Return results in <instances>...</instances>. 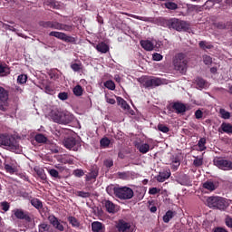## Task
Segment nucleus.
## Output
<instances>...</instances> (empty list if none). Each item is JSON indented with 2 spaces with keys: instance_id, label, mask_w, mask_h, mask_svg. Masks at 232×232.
I'll use <instances>...</instances> for the list:
<instances>
[{
  "instance_id": "f257e3e1",
  "label": "nucleus",
  "mask_w": 232,
  "mask_h": 232,
  "mask_svg": "<svg viewBox=\"0 0 232 232\" xmlns=\"http://www.w3.org/2000/svg\"><path fill=\"white\" fill-rule=\"evenodd\" d=\"M188 63L189 57H188V54L184 53H176L172 61L176 72H179L182 74H186V72H188Z\"/></svg>"
},
{
  "instance_id": "f03ea898",
  "label": "nucleus",
  "mask_w": 232,
  "mask_h": 232,
  "mask_svg": "<svg viewBox=\"0 0 232 232\" xmlns=\"http://www.w3.org/2000/svg\"><path fill=\"white\" fill-rule=\"evenodd\" d=\"M0 146H4L5 150L14 151V153H19V151H21L19 141H17V140L12 136L0 134Z\"/></svg>"
},
{
  "instance_id": "7ed1b4c3",
  "label": "nucleus",
  "mask_w": 232,
  "mask_h": 232,
  "mask_svg": "<svg viewBox=\"0 0 232 232\" xmlns=\"http://www.w3.org/2000/svg\"><path fill=\"white\" fill-rule=\"evenodd\" d=\"M39 25L43 28H52L53 30H62L63 32H73V24H66L55 21H41Z\"/></svg>"
},
{
  "instance_id": "20e7f679",
  "label": "nucleus",
  "mask_w": 232,
  "mask_h": 232,
  "mask_svg": "<svg viewBox=\"0 0 232 232\" xmlns=\"http://www.w3.org/2000/svg\"><path fill=\"white\" fill-rule=\"evenodd\" d=\"M207 204L208 208H213L214 209H220V211H224L229 206L227 199L218 197L212 196L207 198Z\"/></svg>"
},
{
  "instance_id": "39448f33",
  "label": "nucleus",
  "mask_w": 232,
  "mask_h": 232,
  "mask_svg": "<svg viewBox=\"0 0 232 232\" xmlns=\"http://www.w3.org/2000/svg\"><path fill=\"white\" fill-rule=\"evenodd\" d=\"M133 195L135 193L130 187H118L115 189V198H120V200H130V198H133Z\"/></svg>"
},
{
  "instance_id": "423d86ee",
  "label": "nucleus",
  "mask_w": 232,
  "mask_h": 232,
  "mask_svg": "<svg viewBox=\"0 0 232 232\" xmlns=\"http://www.w3.org/2000/svg\"><path fill=\"white\" fill-rule=\"evenodd\" d=\"M189 23L179 18H170L169 29L176 30L177 32H188L189 30Z\"/></svg>"
},
{
  "instance_id": "0eeeda50",
  "label": "nucleus",
  "mask_w": 232,
  "mask_h": 232,
  "mask_svg": "<svg viewBox=\"0 0 232 232\" xmlns=\"http://www.w3.org/2000/svg\"><path fill=\"white\" fill-rule=\"evenodd\" d=\"M140 82L142 84L143 88H157V86H161L162 79L143 76L140 78Z\"/></svg>"
},
{
  "instance_id": "6e6552de",
  "label": "nucleus",
  "mask_w": 232,
  "mask_h": 232,
  "mask_svg": "<svg viewBox=\"0 0 232 232\" xmlns=\"http://www.w3.org/2000/svg\"><path fill=\"white\" fill-rule=\"evenodd\" d=\"M50 37H56V39H60V41H63L64 43H71L72 44H76L77 39L73 36H70L66 34V33L52 31L49 33Z\"/></svg>"
},
{
  "instance_id": "1a4fd4ad",
  "label": "nucleus",
  "mask_w": 232,
  "mask_h": 232,
  "mask_svg": "<svg viewBox=\"0 0 232 232\" xmlns=\"http://www.w3.org/2000/svg\"><path fill=\"white\" fill-rule=\"evenodd\" d=\"M214 166H217L219 169H223V171L232 170V161L224 158H216L214 160Z\"/></svg>"
},
{
  "instance_id": "9d476101",
  "label": "nucleus",
  "mask_w": 232,
  "mask_h": 232,
  "mask_svg": "<svg viewBox=\"0 0 232 232\" xmlns=\"http://www.w3.org/2000/svg\"><path fill=\"white\" fill-rule=\"evenodd\" d=\"M13 215L18 220H25V222H32V217H30V212L23 210L22 208H14L12 210Z\"/></svg>"
},
{
  "instance_id": "9b49d317",
  "label": "nucleus",
  "mask_w": 232,
  "mask_h": 232,
  "mask_svg": "<svg viewBox=\"0 0 232 232\" xmlns=\"http://www.w3.org/2000/svg\"><path fill=\"white\" fill-rule=\"evenodd\" d=\"M63 146L67 149V150H72V151H78L79 148L81 146V143L79 142V140H77L75 138L73 137H69L66 138L63 141Z\"/></svg>"
},
{
  "instance_id": "f8f14e48",
  "label": "nucleus",
  "mask_w": 232,
  "mask_h": 232,
  "mask_svg": "<svg viewBox=\"0 0 232 232\" xmlns=\"http://www.w3.org/2000/svg\"><path fill=\"white\" fill-rule=\"evenodd\" d=\"M168 110L169 111H173L174 110L178 115L180 113H186V111H188V108L186 107V104L180 102H173L168 107Z\"/></svg>"
},
{
  "instance_id": "ddd939ff",
  "label": "nucleus",
  "mask_w": 232,
  "mask_h": 232,
  "mask_svg": "<svg viewBox=\"0 0 232 232\" xmlns=\"http://www.w3.org/2000/svg\"><path fill=\"white\" fill-rule=\"evenodd\" d=\"M116 229L118 232H133V228H131V223L126 222L124 219H120L117 222Z\"/></svg>"
},
{
  "instance_id": "4468645a",
  "label": "nucleus",
  "mask_w": 232,
  "mask_h": 232,
  "mask_svg": "<svg viewBox=\"0 0 232 232\" xmlns=\"http://www.w3.org/2000/svg\"><path fill=\"white\" fill-rule=\"evenodd\" d=\"M8 101V91L0 86V111H5V103Z\"/></svg>"
},
{
  "instance_id": "2eb2a0df",
  "label": "nucleus",
  "mask_w": 232,
  "mask_h": 232,
  "mask_svg": "<svg viewBox=\"0 0 232 232\" xmlns=\"http://www.w3.org/2000/svg\"><path fill=\"white\" fill-rule=\"evenodd\" d=\"M48 220L54 229H57L58 231H64V226L61 224V221L55 216L50 215L48 217Z\"/></svg>"
},
{
  "instance_id": "dca6fc26",
  "label": "nucleus",
  "mask_w": 232,
  "mask_h": 232,
  "mask_svg": "<svg viewBox=\"0 0 232 232\" xmlns=\"http://www.w3.org/2000/svg\"><path fill=\"white\" fill-rule=\"evenodd\" d=\"M169 177H171V171L168 169L160 172L159 175L156 177V179L158 182H166V180H168Z\"/></svg>"
},
{
  "instance_id": "f3484780",
  "label": "nucleus",
  "mask_w": 232,
  "mask_h": 232,
  "mask_svg": "<svg viewBox=\"0 0 232 232\" xmlns=\"http://www.w3.org/2000/svg\"><path fill=\"white\" fill-rule=\"evenodd\" d=\"M63 111H53L51 112V119L53 121V122H56L57 124H61L63 121Z\"/></svg>"
},
{
  "instance_id": "a211bd4d",
  "label": "nucleus",
  "mask_w": 232,
  "mask_h": 232,
  "mask_svg": "<svg viewBox=\"0 0 232 232\" xmlns=\"http://www.w3.org/2000/svg\"><path fill=\"white\" fill-rule=\"evenodd\" d=\"M73 121V115L68 111L62 112V122L61 124H70Z\"/></svg>"
},
{
  "instance_id": "6ab92c4d",
  "label": "nucleus",
  "mask_w": 232,
  "mask_h": 232,
  "mask_svg": "<svg viewBox=\"0 0 232 232\" xmlns=\"http://www.w3.org/2000/svg\"><path fill=\"white\" fill-rule=\"evenodd\" d=\"M102 205L104 206L107 213H115V205L111 200H108V199L103 200Z\"/></svg>"
},
{
  "instance_id": "aec40b11",
  "label": "nucleus",
  "mask_w": 232,
  "mask_h": 232,
  "mask_svg": "<svg viewBox=\"0 0 232 232\" xmlns=\"http://www.w3.org/2000/svg\"><path fill=\"white\" fill-rule=\"evenodd\" d=\"M67 220H68L69 224H71L72 227H74V229H80L81 221H79V219H77V218H75L73 216H69L67 218Z\"/></svg>"
},
{
  "instance_id": "412c9836",
  "label": "nucleus",
  "mask_w": 232,
  "mask_h": 232,
  "mask_svg": "<svg viewBox=\"0 0 232 232\" xmlns=\"http://www.w3.org/2000/svg\"><path fill=\"white\" fill-rule=\"evenodd\" d=\"M140 44L143 50H146L147 52H151V50L154 48L153 43H151L150 40H141Z\"/></svg>"
},
{
  "instance_id": "4be33fe9",
  "label": "nucleus",
  "mask_w": 232,
  "mask_h": 232,
  "mask_svg": "<svg viewBox=\"0 0 232 232\" xmlns=\"http://www.w3.org/2000/svg\"><path fill=\"white\" fill-rule=\"evenodd\" d=\"M95 48L97 52H100L101 53H108V52H110V46H108L104 42L99 43Z\"/></svg>"
},
{
  "instance_id": "5701e85b",
  "label": "nucleus",
  "mask_w": 232,
  "mask_h": 232,
  "mask_svg": "<svg viewBox=\"0 0 232 232\" xmlns=\"http://www.w3.org/2000/svg\"><path fill=\"white\" fill-rule=\"evenodd\" d=\"M92 231L93 232H104V225L99 221L92 223Z\"/></svg>"
},
{
  "instance_id": "b1692460",
  "label": "nucleus",
  "mask_w": 232,
  "mask_h": 232,
  "mask_svg": "<svg viewBox=\"0 0 232 232\" xmlns=\"http://www.w3.org/2000/svg\"><path fill=\"white\" fill-rule=\"evenodd\" d=\"M223 131V133H227L232 135V125L231 123L223 122L218 130V131Z\"/></svg>"
},
{
  "instance_id": "393cba45",
  "label": "nucleus",
  "mask_w": 232,
  "mask_h": 232,
  "mask_svg": "<svg viewBox=\"0 0 232 232\" xmlns=\"http://www.w3.org/2000/svg\"><path fill=\"white\" fill-rule=\"evenodd\" d=\"M38 231L39 232H53V228H52V226L47 223H41L38 226Z\"/></svg>"
},
{
  "instance_id": "a878e982",
  "label": "nucleus",
  "mask_w": 232,
  "mask_h": 232,
  "mask_svg": "<svg viewBox=\"0 0 232 232\" xmlns=\"http://www.w3.org/2000/svg\"><path fill=\"white\" fill-rule=\"evenodd\" d=\"M136 148L139 150L140 153H142L143 155L150 151V144L148 143H139L136 145Z\"/></svg>"
},
{
  "instance_id": "bb28decb",
  "label": "nucleus",
  "mask_w": 232,
  "mask_h": 232,
  "mask_svg": "<svg viewBox=\"0 0 232 232\" xmlns=\"http://www.w3.org/2000/svg\"><path fill=\"white\" fill-rule=\"evenodd\" d=\"M157 23L159 26H163L164 28H169L170 19H166L164 17L157 18Z\"/></svg>"
},
{
  "instance_id": "cd10ccee",
  "label": "nucleus",
  "mask_w": 232,
  "mask_h": 232,
  "mask_svg": "<svg viewBox=\"0 0 232 232\" xmlns=\"http://www.w3.org/2000/svg\"><path fill=\"white\" fill-rule=\"evenodd\" d=\"M216 28H218V30H229V26H231V23L230 22H218L217 24H215Z\"/></svg>"
},
{
  "instance_id": "c85d7f7f",
  "label": "nucleus",
  "mask_w": 232,
  "mask_h": 232,
  "mask_svg": "<svg viewBox=\"0 0 232 232\" xmlns=\"http://www.w3.org/2000/svg\"><path fill=\"white\" fill-rule=\"evenodd\" d=\"M170 166L173 171H177V169H179V168L180 167V159H179V157L172 158V163L170 164Z\"/></svg>"
},
{
  "instance_id": "c756f323",
  "label": "nucleus",
  "mask_w": 232,
  "mask_h": 232,
  "mask_svg": "<svg viewBox=\"0 0 232 232\" xmlns=\"http://www.w3.org/2000/svg\"><path fill=\"white\" fill-rule=\"evenodd\" d=\"M179 183L181 186H191V180H189V177L188 175H184L182 176L179 179Z\"/></svg>"
},
{
  "instance_id": "7c9ffc66",
  "label": "nucleus",
  "mask_w": 232,
  "mask_h": 232,
  "mask_svg": "<svg viewBox=\"0 0 232 232\" xmlns=\"http://www.w3.org/2000/svg\"><path fill=\"white\" fill-rule=\"evenodd\" d=\"M10 75V68L6 65L0 64V77Z\"/></svg>"
},
{
  "instance_id": "2f4dec72",
  "label": "nucleus",
  "mask_w": 232,
  "mask_h": 232,
  "mask_svg": "<svg viewBox=\"0 0 232 232\" xmlns=\"http://www.w3.org/2000/svg\"><path fill=\"white\" fill-rule=\"evenodd\" d=\"M87 180H94L95 179H97V177H99V169H94L92 170H91V172H89L87 175Z\"/></svg>"
},
{
  "instance_id": "473e14b6",
  "label": "nucleus",
  "mask_w": 232,
  "mask_h": 232,
  "mask_svg": "<svg viewBox=\"0 0 232 232\" xmlns=\"http://www.w3.org/2000/svg\"><path fill=\"white\" fill-rule=\"evenodd\" d=\"M34 140H36V142H38V144H46V142L48 141V138H46L44 134H36Z\"/></svg>"
},
{
  "instance_id": "72a5a7b5",
  "label": "nucleus",
  "mask_w": 232,
  "mask_h": 232,
  "mask_svg": "<svg viewBox=\"0 0 232 232\" xmlns=\"http://www.w3.org/2000/svg\"><path fill=\"white\" fill-rule=\"evenodd\" d=\"M116 99H117L118 104L121 106L123 110H130V104H128V102H126V100H124L121 97H117Z\"/></svg>"
},
{
  "instance_id": "f704fd0d",
  "label": "nucleus",
  "mask_w": 232,
  "mask_h": 232,
  "mask_svg": "<svg viewBox=\"0 0 232 232\" xmlns=\"http://www.w3.org/2000/svg\"><path fill=\"white\" fill-rule=\"evenodd\" d=\"M173 217H175V212L173 210L167 211L166 214L163 216V222H165V224H168L169 220L173 218Z\"/></svg>"
},
{
  "instance_id": "c9c22d12",
  "label": "nucleus",
  "mask_w": 232,
  "mask_h": 232,
  "mask_svg": "<svg viewBox=\"0 0 232 232\" xmlns=\"http://www.w3.org/2000/svg\"><path fill=\"white\" fill-rule=\"evenodd\" d=\"M31 205L34 206L36 209H43V201L39 198L31 199Z\"/></svg>"
},
{
  "instance_id": "e433bc0d",
  "label": "nucleus",
  "mask_w": 232,
  "mask_h": 232,
  "mask_svg": "<svg viewBox=\"0 0 232 232\" xmlns=\"http://www.w3.org/2000/svg\"><path fill=\"white\" fill-rule=\"evenodd\" d=\"M198 46L201 48V50H211V48H213V44L207 41H200Z\"/></svg>"
},
{
  "instance_id": "4c0bfd02",
  "label": "nucleus",
  "mask_w": 232,
  "mask_h": 232,
  "mask_svg": "<svg viewBox=\"0 0 232 232\" xmlns=\"http://www.w3.org/2000/svg\"><path fill=\"white\" fill-rule=\"evenodd\" d=\"M165 8L168 10H178L179 9V5H177L175 2L169 1L164 4Z\"/></svg>"
},
{
  "instance_id": "58836bf2",
  "label": "nucleus",
  "mask_w": 232,
  "mask_h": 232,
  "mask_svg": "<svg viewBox=\"0 0 232 232\" xmlns=\"http://www.w3.org/2000/svg\"><path fill=\"white\" fill-rule=\"evenodd\" d=\"M203 188L205 189H208V191H215L217 189V187L215 186V183L213 181H207L203 184Z\"/></svg>"
},
{
  "instance_id": "ea45409f",
  "label": "nucleus",
  "mask_w": 232,
  "mask_h": 232,
  "mask_svg": "<svg viewBox=\"0 0 232 232\" xmlns=\"http://www.w3.org/2000/svg\"><path fill=\"white\" fill-rule=\"evenodd\" d=\"M202 60L206 66H211V64H213V58L208 54H203Z\"/></svg>"
},
{
  "instance_id": "a19ab883",
  "label": "nucleus",
  "mask_w": 232,
  "mask_h": 232,
  "mask_svg": "<svg viewBox=\"0 0 232 232\" xmlns=\"http://www.w3.org/2000/svg\"><path fill=\"white\" fill-rule=\"evenodd\" d=\"M84 92V90L82 89V86L81 85H76L73 89H72V92L74 93V95L76 97H81L82 95V92Z\"/></svg>"
},
{
  "instance_id": "79ce46f5",
  "label": "nucleus",
  "mask_w": 232,
  "mask_h": 232,
  "mask_svg": "<svg viewBox=\"0 0 232 232\" xmlns=\"http://www.w3.org/2000/svg\"><path fill=\"white\" fill-rule=\"evenodd\" d=\"M198 146L199 148V151H206V150H208L206 147V138L199 139Z\"/></svg>"
},
{
  "instance_id": "37998d69",
  "label": "nucleus",
  "mask_w": 232,
  "mask_h": 232,
  "mask_svg": "<svg viewBox=\"0 0 232 232\" xmlns=\"http://www.w3.org/2000/svg\"><path fill=\"white\" fill-rule=\"evenodd\" d=\"M196 84L197 86H198V88H206V80H204V78H200V77H198L196 78Z\"/></svg>"
},
{
  "instance_id": "c03bdc74",
  "label": "nucleus",
  "mask_w": 232,
  "mask_h": 232,
  "mask_svg": "<svg viewBox=\"0 0 232 232\" xmlns=\"http://www.w3.org/2000/svg\"><path fill=\"white\" fill-rule=\"evenodd\" d=\"M219 113H220L222 119H226V120L231 119V113L229 111H226L225 109H220Z\"/></svg>"
},
{
  "instance_id": "a18cd8bd",
  "label": "nucleus",
  "mask_w": 232,
  "mask_h": 232,
  "mask_svg": "<svg viewBox=\"0 0 232 232\" xmlns=\"http://www.w3.org/2000/svg\"><path fill=\"white\" fill-rule=\"evenodd\" d=\"M104 86L105 88H107L108 90H111L113 92V90H115V82L111 80L106 81L104 82Z\"/></svg>"
},
{
  "instance_id": "49530a36",
  "label": "nucleus",
  "mask_w": 232,
  "mask_h": 232,
  "mask_svg": "<svg viewBox=\"0 0 232 232\" xmlns=\"http://www.w3.org/2000/svg\"><path fill=\"white\" fill-rule=\"evenodd\" d=\"M26 81H28V76L26 74H20L17 77V82L19 84H25Z\"/></svg>"
},
{
  "instance_id": "de8ad7c7",
  "label": "nucleus",
  "mask_w": 232,
  "mask_h": 232,
  "mask_svg": "<svg viewBox=\"0 0 232 232\" xmlns=\"http://www.w3.org/2000/svg\"><path fill=\"white\" fill-rule=\"evenodd\" d=\"M71 68L72 69V72H81V70H82V63H72Z\"/></svg>"
},
{
  "instance_id": "09e8293b",
  "label": "nucleus",
  "mask_w": 232,
  "mask_h": 232,
  "mask_svg": "<svg viewBox=\"0 0 232 232\" xmlns=\"http://www.w3.org/2000/svg\"><path fill=\"white\" fill-rule=\"evenodd\" d=\"M193 164L196 168H200V166L204 164V159L196 157V159L193 160Z\"/></svg>"
},
{
  "instance_id": "8fccbe9b",
  "label": "nucleus",
  "mask_w": 232,
  "mask_h": 232,
  "mask_svg": "<svg viewBox=\"0 0 232 232\" xmlns=\"http://www.w3.org/2000/svg\"><path fill=\"white\" fill-rule=\"evenodd\" d=\"M119 189V187H114L113 185L108 186L106 188V191L108 193V195H115V190Z\"/></svg>"
},
{
  "instance_id": "3c124183",
  "label": "nucleus",
  "mask_w": 232,
  "mask_h": 232,
  "mask_svg": "<svg viewBox=\"0 0 232 232\" xmlns=\"http://www.w3.org/2000/svg\"><path fill=\"white\" fill-rule=\"evenodd\" d=\"M213 6H215L214 3H213V0H207L206 3L203 5V8L205 10H211V8H213Z\"/></svg>"
},
{
  "instance_id": "603ef678",
  "label": "nucleus",
  "mask_w": 232,
  "mask_h": 232,
  "mask_svg": "<svg viewBox=\"0 0 232 232\" xmlns=\"http://www.w3.org/2000/svg\"><path fill=\"white\" fill-rule=\"evenodd\" d=\"M158 130L162 133H168L169 131V128L168 126L160 123L158 125Z\"/></svg>"
},
{
  "instance_id": "864d4df0",
  "label": "nucleus",
  "mask_w": 232,
  "mask_h": 232,
  "mask_svg": "<svg viewBox=\"0 0 232 232\" xmlns=\"http://www.w3.org/2000/svg\"><path fill=\"white\" fill-rule=\"evenodd\" d=\"M119 179H122V180H128L130 179V172H118Z\"/></svg>"
},
{
  "instance_id": "5fc2aeb1",
  "label": "nucleus",
  "mask_w": 232,
  "mask_h": 232,
  "mask_svg": "<svg viewBox=\"0 0 232 232\" xmlns=\"http://www.w3.org/2000/svg\"><path fill=\"white\" fill-rule=\"evenodd\" d=\"M225 224L227 227H229V229H232V218L230 216H227L225 218Z\"/></svg>"
},
{
  "instance_id": "6e6d98bb",
  "label": "nucleus",
  "mask_w": 232,
  "mask_h": 232,
  "mask_svg": "<svg viewBox=\"0 0 232 232\" xmlns=\"http://www.w3.org/2000/svg\"><path fill=\"white\" fill-rule=\"evenodd\" d=\"M5 169L7 171V173H15V167L10 164H5Z\"/></svg>"
},
{
  "instance_id": "4d7b16f0",
  "label": "nucleus",
  "mask_w": 232,
  "mask_h": 232,
  "mask_svg": "<svg viewBox=\"0 0 232 232\" xmlns=\"http://www.w3.org/2000/svg\"><path fill=\"white\" fill-rule=\"evenodd\" d=\"M110 143L111 141H110V139L108 138H103L100 141L101 146H104L105 148H108V146H110Z\"/></svg>"
},
{
  "instance_id": "13d9d810",
  "label": "nucleus",
  "mask_w": 232,
  "mask_h": 232,
  "mask_svg": "<svg viewBox=\"0 0 232 232\" xmlns=\"http://www.w3.org/2000/svg\"><path fill=\"white\" fill-rule=\"evenodd\" d=\"M90 195H91L90 192H85V191L77 192V197H81L82 198H89Z\"/></svg>"
},
{
  "instance_id": "bf43d9fd",
  "label": "nucleus",
  "mask_w": 232,
  "mask_h": 232,
  "mask_svg": "<svg viewBox=\"0 0 232 232\" xmlns=\"http://www.w3.org/2000/svg\"><path fill=\"white\" fill-rule=\"evenodd\" d=\"M1 208L3 209V211H9L10 209V203L6 202V201H4L1 203Z\"/></svg>"
},
{
  "instance_id": "052dcab7",
  "label": "nucleus",
  "mask_w": 232,
  "mask_h": 232,
  "mask_svg": "<svg viewBox=\"0 0 232 232\" xmlns=\"http://www.w3.org/2000/svg\"><path fill=\"white\" fill-rule=\"evenodd\" d=\"M158 193H160V188H150L149 189V195H158Z\"/></svg>"
},
{
  "instance_id": "680f3d73",
  "label": "nucleus",
  "mask_w": 232,
  "mask_h": 232,
  "mask_svg": "<svg viewBox=\"0 0 232 232\" xmlns=\"http://www.w3.org/2000/svg\"><path fill=\"white\" fill-rule=\"evenodd\" d=\"M49 174L51 175V177H53L54 179H59V171H57V169H50Z\"/></svg>"
},
{
  "instance_id": "e2e57ef3",
  "label": "nucleus",
  "mask_w": 232,
  "mask_h": 232,
  "mask_svg": "<svg viewBox=\"0 0 232 232\" xmlns=\"http://www.w3.org/2000/svg\"><path fill=\"white\" fill-rule=\"evenodd\" d=\"M58 99H60V101H66L68 99V92H60Z\"/></svg>"
},
{
  "instance_id": "0e129e2a",
  "label": "nucleus",
  "mask_w": 232,
  "mask_h": 232,
  "mask_svg": "<svg viewBox=\"0 0 232 232\" xmlns=\"http://www.w3.org/2000/svg\"><path fill=\"white\" fill-rule=\"evenodd\" d=\"M153 61H162L163 57L160 53H155L152 54Z\"/></svg>"
},
{
  "instance_id": "69168bd1",
  "label": "nucleus",
  "mask_w": 232,
  "mask_h": 232,
  "mask_svg": "<svg viewBox=\"0 0 232 232\" xmlns=\"http://www.w3.org/2000/svg\"><path fill=\"white\" fill-rule=\"evenodd\" d=\"M73 175H75V177H83L84 170H82V169H75L73 171Z\"/></svg>"
},
{
  "instance_id": "338daca9",
  "label": "nucleus",
  "mask_w": 232,
  "mask_h": 232,
  "mask_svg": "<svg viewBox=\"0 0 232 232\" xmlns=\"http://www.w3.org/2000/svg\"><path fill=\"white\" fill-rule=\"evenodd\" d=\"M203 115H204V112H202L200 110H197L195 111V118L198 120L202 119Z\"/></svg>"
},
{
  "instance_id": "774afa93",
  "label": "nucleus",
  "mask_w": 232,
  "mask_h": 232,
  "mask_svg": "<svg viewBox=\"0 0 232 232\" xmlns=\"http://www.w3.org/2000/svg\"><path fill=\"white\" fill-rule=\"evenodd\" d=\"M104 166L106 168H111V166H113V160H106L104 161Z\"/></svg>"
}]
</instances>
